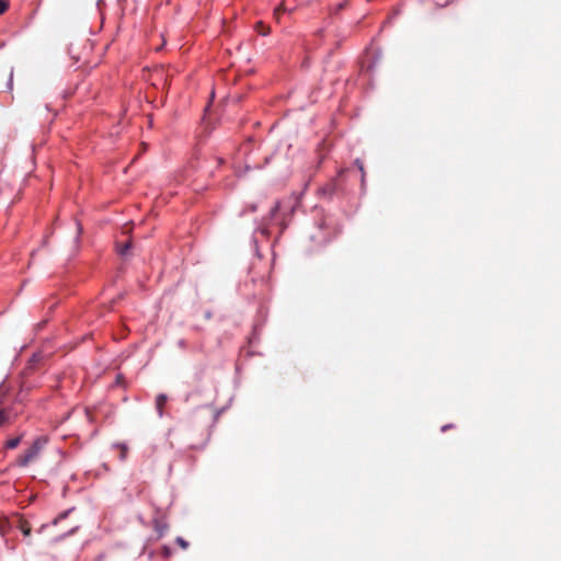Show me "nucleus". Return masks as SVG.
I'll list each match as a JSON object with an SVG mask.
<instances>
[{
    "label": "nucleus",
    "mask_w": 561,
    "mask_h": 561,
    "mask_svg": "<svg viewBox=\"0 0 561 561\" xmlns=\"http://www.w3.org/2000/svg\"><path fill=\"white\" fill-rule=\"evenodd\" d=\"M20 442H21V436L10 438L7 440L5 447L9 449H14L19 446Z\"/></svg>",
    "instance_id": "423d86ee"
},
{
    "label": "nucleus",
    "mask_w": 561,
    "mask_h": 561,
    "mask_svg": "<svg viewBox=\"0 0 561 561\" xmlns=\"http://www.w3.org/2000/svg\"><path fill=\"white\" fill-rule=\"evenodd\" d=\"M46 528L45 525L41 526V528L38 529V533H43V530Z\"/></svg>",
    "instance_id": "6ab92c4d"
},
{
    "label": "nucleus",
    "mask_w": 561,
    "mask_h": 561,
    "mask_svg": "<svg viewBox=\"0 0 561 561\" xmlns=\"http://www.w3.org/2000/svg\"><path fill=\"white\" fill-rule=\"evenodd\" d=\"M355 164L358 167V169L360 170V172H362V174L364 176L365 173H364V165H363V163L359 160H356Z\"/></svg>",
    "instance_id": "4468645a"
},
{
    "label": "nucleus",
    "mask_w": 561,
    "mask_h": 561,
    "mask_svg": "<svg viewBox=\"0 0 561 561\" xmlns=\"http://www.w3.org/2000/svg\"><path fill=\"white\" fill-rule=\"evenodd\" d=\"M8 9L7 0H0V14L4 13Z\"/></svg>",
    "instance_id": "9b49d317"
},
{
    "label": "nucleus",
    "mask_w": 561,
    "mask_h": 561,
    "mask_svg": "<svg viewBox=\"0 0 561 561\" xmlns=\"http://www.w3.org/2000/svg\"><path fill=\"white\" fill-rule=\"evenodd\" d=\"M73 531H75V528H71L67 534L71 535V534H73Z\"/></svg>",
    "instance_id": "aec40b11"
},
{
    "label": "nucleus",
    "mask_w": 561,
    "mask_h": 561,
    "mask_svg": "<svg viewBox=\"0 0 561 561\" xmlns=\"http://www.w3.org/2000/svg\"><path fill=\"white\" fill-rule=\"evenodd\" d=\"M131 247V241L125 242L123 245H117V251L121 255H126Z\"/></svg>",
    "instance_id": "0eeeda50"
},
{
    "label": "nucleus",
    "mask_w": 561,
    "mask_h": 561,
    "mask_svg": "<svg viewBox=\"0 0 561 561\" xmlns=\"http://www.w3.org/2000/svg\"><path fill=\"white\" fill-rule=\"evenodd\" d=\"M286 9L284 8L283 4L278 5L277 8H275L274 10V16L275 19H279L280 14L285 11Z\"/></svg>",
    "instance_id": "1a4fd4ad"
},
{
    "label": "nucleus",
    "mask_w": 561,
    "mask_h": 561,
    "mask_svg": "<svg viewBox=\"0 0 561 561\" xmlns=\"http://www.w3.org/2000/svg\"><path fill=\"white\" fill-rule=\"evenodd\" d=\"M175 541L182 549L188 548V542L184 538L178 537Z\"/></svg>",
    "instance_id": "6e6552de"
},
{
    "label": "nucleus",
    "mask_w": 561,
    "mask_h": 561,
    "mask_svg": "<svg viewBox=\"0 0 561 561\" xmlns=\"http://www.w3.org/2000/svg\"><path fill=\"white\" fill-rule=\"evenodd\" d=\"M47 444V437L39 436L37 437L32 446L25 450V453L16 459V465L20 467H26L31 462H33L37 457L39 456L41 451L44 449V447Z\"/></svg>",
    "instance_id": "f257e3e1"
},
{
    "label": "nucleus",
    "mask_w": 561,
    "mask_h": 561,
    "mask_svg": "<svg viewBox=\"0 0 561 561\" xmlns=\"http://www.w3.org/2000/svg\"><path fill=\"white\" fill-rule=\"evenodd\" d=\"M11 527H13V522H10L5 518H0V535L2 537L5 536V534Z\"/></svg>",
    "instance_id": "20e7f679"
},
{
    "label": "nucleus",
    "mask_w": 561,
    "mask_h": 561,
    "mask_svg": "<svg viewBox=\"0 0 561 561\" xmlns=\"http://www.w3.org/2000/svg\"><path fill=\"white\" fill-rule=\"evenodd\" d=\"M280 204L277 202L274 207L271 209V217H274L276 213L279 210Z\"/></svg>",
    "instance_id": "f8f14e48"
},
{
    "label": "nucleus",
    "mask_w": 561,
    "mask_h": 561,
    "mask_svg": "<svg viewBox=\"0 0 561 561\" xmlns=\"http://www.w3.org/2000/svg\"><path fill=\"white\" fill-rule=\"evenodd\" d=\"M119 449H121V459L124 460L127 456V451H128V448L126 445H118Z\"/></svg>",
    "instance_id": "9d476101"
},
{
    "label": "nucleus",
    "mask_w": 561,
    "mask_h": 561,
    "mask_svg": "<svg viewBox=\"0 0 561 561\" xmlns=\"http://www.w3.org/2000/svg\"><path fill=\"white\" fill-rule=\"evenodd\" d=\"M13 527L19 528L26 537L31 535L32 528L30 523L21 516H16L13 520Z\"/></svg>",
    "instance_id": "f03ea898"
},
{
    "label": "nucleus",
    "mask_w": 561,
    "mask_h": 561,
    "mask_svg": "<svg viewBox=\"0 0 561 561\" xmlns=\"http://www.w3.org/2000/svg\"><path fill=\"white\" fill-rule=\"evenodd\" d=\"M167 396L165 394H159L156 399V409L158 411L159 416H162L163 414V408L167 403Z\"/></svg>",
    "instance_id": "7ed1b4c3"
},
{
    "label": "nucleus",
    "mask_w": 561,
    "mask_h": 561,
    "mask_svg": "<svg viewBox=\"0 0 561 561\" xmlns=\"http://www.w3.org/2000/svg\"><path fill=\"white\" fill-rule=\"evenodd\" d=\"M68 514H69V511H68V512H65V513H62V514H60V515L58 516V518H56V519L54 520V525H56V524L58 523V520H59V519L65 518Z\"/></svg>",
    "instance_id": "2eb2a0df"
},
{
    "label": "nucleus",
    "mask_w": 561,
    "mask_h": 561,
    "mask_svg": "<svg viewBox=\"0 0 561 561\" xmlns=\"http://www.w3.org/2000/svg\"><path fill=\"white\" fill-rule=\"evenodd\" d=\"M7 421V414L4 411H0V426Z\"/></svg>",
    "instance_id": "ddd939ff"
},
{
    "label": "nucleus",
    "mask_w": 561,
    "mask_h": 561,
    "mask_svg": "<svg viewBox=\"0 0 561 561\" xmlns=\"http://www.w3.org/2000/svg\"><path fill=\"white\" fill-rule=\"evenodd\" d=\"M196 391H192L186 396V401H191L195 398Z\"/></svg>",
    "instance_id": "dca6fc26"
},
{
    "label": "nucleus",
    "mask_w": 561,
    "mask_h": 561,
    "mask_svg": "<svg viewBox=\"0 0 561 561\" xmlns=\"http://www.w3.org/2000/svg\"><path fill=\"white\" fill-rule=\"evenodd\" d=\"M255 31L260 33L261 35L265 36L270 34V26L265 25L262 21H259L255 23Z\"/></svg>",
    "instance_id": "39448f33"
},
{
    "label": "nucleus",
    "mask_w": 561,
    "mask_h": 561,
    "mask_svg": "<svg viewBox=\"0 0 561 561\" xmlns=\"http://www.w3.org/2000/svg\"><path fill=\"white\" fill-rule=\"evenodd\" d=\"M78 236L81 233V226L80 224L77 225Z\"/></svg>",
    "instance_id": "f3484780"
},
{
    "label": "nucleus",
    "mask_w": 561,
    "mask_h": 561,
    "mask_svg": "<svg viewBox=\"0 0 561 561\" xmlns=\"http://www.w3.org/2000/svg\"><path fill=\"white\" fill-rule=\"evenodd\" d=\"M449 427H451V425H445V426L442 427V431L445 432L446 430H449Z\"/></svg>",
    "instance_id": "a211bd4d"
}]
</instances>
